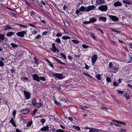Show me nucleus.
<instances>
[{
	"mask_svg": "<svg viewBox=\"0 0 132 132\" xmlns=\"http://www.w3.org/2000/svg\"><path fill=\"white\" fill-rule=\"evenodd\" d=\"M109 67L113 70L112 72L113 73H116L118 70V66L115 63H113L112 62L109 63Z\"/></svg>",
	"mask_w": 132,
	"mask_h": 132,
	"instance_id": "f257e3e1",
	"label": "nucleus"
},
{
	"mask_svg": "<svg viewBox=\"0 0 132 132\" xmlns=\"http://www.w3.org/2000/svg\"><path fill=\"white\" fill-rule=\"evenodd\" d=\"M98 9L101 11L106 12L108 10V6L107 5H102L98 7Z\"/></svg>",
	"mask_w": 132,
	"mask_h": 132,
	"instance_id": "f03ea898",
	"label": "nucleus"
},
{
	"mask_svg": "<svg viewBox=\"0 0 132 132\" xmlns=\"http://www.w3.org/2000/svg\"><path fill=\"white\" fill-rule=\"evenodd\" d=\"M53 75L59 79H62L64 78V77L63 76V74L61 73H53Z\"/></svg>",
	"mask_w": 132,
	"mask_h": 132,
	"instance_id": "7ed1b4c3",
	"label": "nucleus"
},
{
	"mask_svg": "<svg viewBox=\"0 0 132 132\" xmlns=\"http://www.w3.org/2000/svg\"><path fill=\"white\" fill-rule=\"evenodd\" d=\"M26 31H22L20 32H18L16 33V34L18 36L23 37L24 36V35L26 34Z\"/></svg>",
	"mask_w": 132,
	"mask_h": 132,
	"instance_id": "20e7f679",
	"label": "nucleus"
},
{
	"mask_svg": "<svg viewBox=\"0 0 132 132\" xmlns=\"http://www.w3.org/2000/svg\"><path fill=\"white\" fill-rule=\"evenodd\" d=\"M33 79L37 81H40L39 77L36 74H34L32 75Z\"/></svg>",
	"mask_w": 132,
	"mask_h": 132,
	"instance_id": "39448f33",
	"label": "nucleus"
},
{
	"mask_svg": "<svg viewBox=\"0 0 132 132\" xmlns=\"http://www.w3.org/2000/svg\"><path fill=\"white\" fill-rule=\"evenodd\" d=\"M97 58L98 57L96 54H94L93 55L92 58V63L94 64L96 61Z\"/></svg>",
	"mask_w": 132,
	"mask_h": 132,
	"instance_id": "423d86ee",
	"label": "nucleus"
},
{
	"mask_svg": "<svg viewBox=\"0 0 132 132\" xmlns=\"http://www.w3.org/2000/svg\"><path fill=\"white\" fill-rule=\"evenodd\" d=\"M95 7L96 6L93 5H89L87 7L86 11H89L91 10H93Z\"/></svg>",
	"mask_w": 132,
	"mask_h": 132,
	"instance_id": "0eeeda50",
	"label": "nucleus"
},
{
	"mask_svg": "<svg viewBox=\"0 0 132 132\" xmlns=\"http://www.w3.org/2000/svg\"><path fill=\"white\" fill-rule=\"evenodd\" d=\"M52 48H51V50L53 51L54 52H56L57 51H58V50L57 49L56 47L55 46V43H53L52 44Z\"/></svg>",
	"mask_w": 132,
	"mask_h": 132,
	"instance_id": "6e6552de",
	"label": "nucleus"
},
{
	"mask_svg": "<svg viewBox=\"0 0 132 132\" xmlns=\"http://www.w3.org/2000/svg\"><path fill=\"white\" fill-rule=\"evenodd\" d=\"M105 0H97L96 1V5L103 4L104 3Z\"/></svg>",
	"mask_w": 132,
	"mask_h": 132,
	"instance_id": "1a4fd4ad",
	"label": "nucleus"
},
{
	"mask_svg": "<svg viewBox=\"0 0 132 132\" xmlns=\"http://www.w3.org/2000/svg\"><path fill=\"white\" fill-rule=\"evenodd\" d=\"M109 17L112 20L114 21H117L118 20V18L116 16L112 15H109Z\"/></svg>",
	"mask_w": 132,
	"mask_h": 132,
	"instance_id": "9d476101",
	"label": "nucleus"
},
{
	"mask_svg": "<svg viewBox=\"0 0 132 132\" xmlns=\"http://www.w3.org/2000/svg\"><path fill=\"white\" fill-rule=\"evenodd\" d=\"M25 97L27 99H29L30 97V94L28 92H27L25 91H23Z\"/></svg>",
	"mask_w": 132,
	"mask_h": 132,
	"instance_id": "9b49d317",
	"label": "nucleus"
},
{
	"mask_svg": "<svg viewBox=\"0 0 132 132\" xmlns=\"http://www.w3.org/2000/svg\"><path fill=\"white\" fill-rule=\"evenodd\" d=\"M99 130L94 128H91L89 131V132H98L99 131Z\"/></svg>",
	"mask_w": 132,
	"mask_h": 132,
	"instance_id": "f8f14e48",
	"label": "nucleus"
},
{
	"mask_svg": "<svg viewBox=\"0 0 132 132\" xmlns=\"http://www.w3.org/2000/svg\"><path fill=\"white\" fill-rule=\"evenodd\" d=\"M43 105V104L41 102L37 103L36 105H35L36 108H40Z\"/></svg>",
	"mask_w": 132,
	"mask_h": 132,
	"instance_id": "ddd939ff",
	"label": "nucleus"
},
{
	"mask_svg": "<svg viewBox=\"0 0 132 132\" xmlns=\"http://www.w3.org/2000/svg\"><path fill=\"white\" fill-rule=\"evenodd\" d=\"M29 111V110L28 109H24L22 110H21V112L23 114H27L28 113Z\"/></svg>",
	"mask_w": 132,
	"mask_h": 132,
	"instance_id": "4468645a",
	"label": "nucleus"
},
{
	"mask_svg": "<svg viewBox=\"0 0 132 132\" xmlns=\"http://www.w3.org/2000/svg\"><path fill=\"white\" fill-rule=\"evenodd\" d=\"M97 20V19L95 18L94 17H93L92 18H90L89 21L90 23L95 22Z\"/></svg>",
	"mask_w": 132,
	"mask_h": 132,
	"instance_id": "2eb2a0df",
	"label": "nucleus"
},
{
	"mask_svg": "<svg viewBox=\"0 0 132 132\" xmlns=\"http://www.w3.org/2000/svg\"><path fill=\"white\" fill-rule=\"evenodd\" d=\"M49 127L48 126L44 127L40 129L42 131H46L49 129Z\"/></svg>",
	"mask_w": 132,
	"mask_h": 132,
	"instance_id": "dca6fc26",
	"label": "nucleus"
},
{
	"mask_svg": "<svg viewBox=\"0 0 132 132\" xmlns=\"http://www.w3.org/2000/svg\"><path fill=\"white\" fill-rule=\"evenodd\" d=\"M114 5L115 6H120L122 5V4L119 2H116L114 3Z\"/></svg>",
	"mask_w": 132,
	"mask_h": 132,
	"instance_id": "f3484780",
	"label": "nucleus"
},
{
	"mask_svg": "<svg viewBox=\"0 0 132 132\" xmlns=\"http://www.w3.org/2000/svg\"><path fill=\"white\" fill-rule=\"evenodd\" d=\"M106 19V17H101L99 18V20L103 22H105Z\"/></svg>",
	"mask_w": 132,
	"mask_h": 132,
	"instance_id": "a211bd4d",
	"label": "nucleus"
},
{
	"mask_svg": "<svg viewBox=\"0 0 132 132\" xmlns=\"http://www.w3.org/2000/svg\"><path fill=\"white\" fill-rule=\"evenodd\" d=\"M87 9L86 7L83 6H82L80 9V11L83 12H85V10L86 11Z\"/></svg>",
	"mask_w": 132,
	"mask_h": 132,
	"instance_id": "6ab92c4d",
	"label": "nucleus"
},
{
	"mask_svg": "<svg viewBox=\"0 0 132 132\" xmlns=\"http://www.w3.org/2000/svg\"><path fill=\"white\" fill-rule=\"evenodd\" d=\"M54 60L57 61L58 62V63L60 64H61L63 65H65V63L62 62L59 59H58L56 57H54Z\"/></svg>",
	"mask_w": 132,
	"mask_h": 132,
	"instance_id": "aec40b11",
	"label": "nucleus"
},
{
	"mask_svg": "<svg viewBox=\"0 0 132 132\" xmlns=\"http://www.w3.org/2000/svg\"><path fill=\"white\" fill-rule=\"evenodd\" d=\"M10 122L15 127L16 126V125L14 122V121L13 118H11V120H10Z\"/></svg>",
	"mask_w": 132,
	"mask_h": 132,
	"instance_id": "412c9836",
	"label": "nucleus"
},
{
	"mask_svg": "<svg viewBox=\"0 0 132 132\" xmlns=\"http://www.w3.org/2000/svg\"><path fill=\"white\" fill-rule=\"evenodd\" d=\"M114 122L118 123H120L123 125H126L125 123L124 122H123L119 121H116L115 120L114 121Z\"/></svg>",
	"mask_w": 132,
	"mask_h": 132,
	"instance_id": "4be33fe9",
	"label": "nucleus"
},
{
	"mask_svg": "<svg viewBox=\"0 0 132 132\" xmlns=\"http://www.w3.org/2000/svg\"><path fill=\"white\" fill-rule=\"evenodd\" d=\"M14 34V33L13 32H10L7 34L6 35L7 37H10L12 36Z\"/></svg>",
	"mask_w": 132,
	"mask_h": 132,
	"instance_id": "5701e85b",
	"label": "nucleus"
},
{
	"mask_svg": "<svg viewBox=\"0 0 132 132\" xmlns=\"http://www.w3.org/2000/svg\"><path fill=\"white\" fill-rule=\"evenodd\" d=\"M32 124V121L31 120L27 123L26 126L27 127H29Z\"/></svg>",
	"mask_w": 132,
	"mask_h": 132,
	"instance_id": "b1692460",
	"label": "nucleus"
},
{
	"mask_svg": "<svg viewBox=\"0 0 132 132\" xmlns=\"http://www.w3.org/2000/svg\"><path fill=\"white\" fill-rule=\"evenodd\" d=\"M4 38V34H1L0 35V39L2 40L3 41Z\"/></svg>",
	"mask_w": 132,
	"mask_h": 132,
	"instance_id": "393cba45",
	"label": "nucleus"
},
{
	"mask_svg": "<svg viewBox=\"0 0 132 132\" xmlns=\"http://www.w3.org/2000/svg\"><path fill=\"white\" fill-rule=\"evenodd\" d=\"M21 80L23 81H24V80H29L28 78L26 77H21Z\"/></svg>",
	"mask_w": 132,
	"mask_h": 132,
	"instance_id": "a878e982",
	"label": "nucleus"
},
{
	"mask_svg": "<svg viewBox=\"0 0 132 132\" xmlns=\"http://www.w3.org/2000/svg\"><path fill=\"white\" fill-rule=\"evenodd\" d=\"M18 26L20 27L21 28H26L27 27V26L23 25L19 23L18 24Z\"/></svg>",
	"mask_w": 132,
	"mask_h": 132,
	"instance_id": "bb28decb",
	"label": "nucleus"
},
{
	"mask_svg": "<svg viewBox=\"0 0 132 132\" xmlns=\"http://www.w3.org/2000/svg\"><path fill=\"white\" fill-rule=\"evenodd\" d=\"M66 131L62 129H59L56 130V131L54 132H65Z\"/></svg>",
	"mask_w": 132,
	"mask_h": 132,
	"instance_id": "cd10ccee",
	"label": "nucleus"
},
{
	"mask_svg": "<svg viewBox=\"0 0 132 132\" xmlns=\"http://www.w3.org/2000/svg\"><path fill=\"white\" fill-rule=\"evenodd\" d=\"M11 29L12 28L7 25H6L5 28H4V29L5 30L7 29Z\"/></svg>",
	"mask_w": 132,
	"mask_h": 132,
	"instance_id": "c85d7f7f",
	"label": "nucleus"
},
{
	"mask_svg": "<svg viewBox=\"0 0 132 132\" xmlns=\"http://www.w3.org/2000/svg\"><path fill=\"white\" fill-rule=\"evenodd\" d=\"M62 39L64 40L68 39H70V37L68 36H63L62 37Z\"/></svg>",
	"mask_w": 132,
	"mask_h": 132,
	"instance_id": "c756f323",
	"label": "nucleus"
},
{
	"mask_svg": "<svg viewBox=\"0 0 132 132\" xmlns=\"http://www.w3.org/2000/svg\"><path fill=\"white\" fill-rule=\"evenodd\" d=\"M124 96L127 99H129L130 98V95L127 94H125L124 95Z\"/></svg>",
	"mask_w": 132,
	"mask_h": 132,
	"instance_id": "7c9ffc66",
	"label": "nucleus"
},
{
	"mask_svg": "<svg viewBox=\"0 0 132 132\" xmlns=\"http://www.w3.org/2000/svg\"><path fill=\"white\" fill-rule=\"evenodd\" d=\"M46 121V120L44 119H42L40 120V121L42 123V124H44Z\"/></svg>",
	"mask_w": 132,
	"mask_h": 132,
	"instance_id": "2f4dec72",
	"label": "nucleus"
},
{
	"mask_svg": "<svg viewBox=\"0 0 132 132\" xmlns=\"http://www.w3.org/2000/svg\"><path fill=\"white\" fill-rule=\"evenodd\" d=\"M73 128L78 130H80V128L79 127L73 126Z\"/></svg>",
	"mask_w": 132,
	"mask_h": 132,
	"instance_id": "473e14b6",
	"label": "nucleus"
},
{
	"mask_svg": "<svg viewBox=\"0 0 132 132\" xmlns=\"http://www.w3.org/2000/svg\"><path fill=\"white\" fill-rule=\"evenodd\" d=\"M36 99L35 98L33 99L32 100V104L33 105H36Z\"/></svg>",
	"mask_w": 132,
	"mask_h": 132,
	"instance_id": "72a5a7b5",
	"label": "nucleus"
},
{
	"mask_svg": "<svg viewBox=\"0 0 132 132\" xmlns=\"http://www.w3.org/2000/svg\"><path fill=\"white\" fill-rule=\"evenodd\" d=\"M64 24L65 26L67 27H68L69 26V23H68V22L67 21H65L64 23Z\"/></svg>",
	"mask_w": 132,
	"mask_h": 132,
	"instance_id": "f704fd0d",
	"label": "nucleus"
},
{
	"mask_svg": "<svg viewBox=\"0 0 132 132\" xmlns=\"http://www.w3.org/2000/svg\"><path fill=\"white\" fill-rule=\"evenodd\" d=\"M90 36L93 38V39H95V40H96V38L95 37V36L92 33H90Z\"/></svg>",
	"mask_w": 132,
	"mask_h": 132,
	"instance_id": "c9c22d12",
	"label": "nucleus"
},
{
	"mask_svg": "<svg viewBox=\"0 0 132 132\" xmlns=\"http://www.w3.org/2000/svg\"><path fill=\"white\" fill-rule=\"evenodd\" d=\"M11 45L13 48L17 47H18V46L17 45L14 44L13 43L11 44Z\"/></svg>",
	"mask_w": 132,
	"mask_h": 132,
	"instance_id": "e433bc0d",
	"label": "nucleus"
},
{
	"mask_svg": "<svg viewBox=\"0 0 132 132\" xmlns=\"http://www.w3.org/2000/svg\"><path fill=\"white\" fill-rule=\"evenodd\" d=\"M39 80L43 81H45V78L44 77H39Z\"/></svg>",
	"mask_w": 132,
	"mask_h": 132,
	"instance_id": "4c0bfd02",
	"label": "nucleus"
},
{
	"mask_svg": "<svg viewBox=\"0 0 132 132\" xmlns=\"http://www.w3.org/2000/svg\"><path fill=\"white\" fill-rule=\"evenodd\" d=\"M72 41L75 44H78L79 43V42L77 40H72Z\"/></svg>",
	"mask_w": 132,
	"mask_h": 132,
	"instance_id": "58836bf2",
	"label": "nucleus"
},
{
	"mask_svg": "<svg viewBox=\"0 0 132 132\" xmlns=\"http://www.w3.org/2000/svg\"><path fill=\"white\" fill-rule=\"evenodd\" d=\"M41 35H38L37 36H36L35 39H39L40 38H41Z\"/></svg>",
	"mask_w": 132,
	"mask_h": 132,
	"instance_id": "ea45409f",
	"label": "nucleus"
},
{
	"mask_svg": "<svg viewBox=\"0 0 132 132\" xmlns=\"http://www.w3.org/2000/svg\"><path fill=\"white\" fill-rule=\"evenodd\" d=\"M55 103L58 106H60L61 105V104L60 103H59L57 102L55 100L54 101Z\"/></svg>",
	"mask_w": 132,
	"mask_h": 132,
	"instance_id": "a19ab883",
	"label": "nucleus"
},
{
	"mask_svg": "<svg viewBox=\"0 0 132 132\" xmlns=\"http://www.w3.org/2000/svg\"><path fill=\"white\" fill-rule=\"evenodd\" d=\"M37 33V31L35 30H34L32 31V34L35 35Z\"/></svg>",
	"mask_w": 132,
	"mask_h": 132,
	"instance_id": "79ce46f5",
	"label": "nucleus"
},
{
	"mask_svg": "<svg viewBox=\"0 0 132 132\" xmlns=\"http://www.w3.org/2000/svg\"><path fill=\"white\" fill-rule=\"evenodd\" d=\"M4 64L2 60L0 61V66L3 67L4 65Z\"/></svg>",
	"mask_w": 132,
	"mask_h": 132,
	"instance_id": "37998d69",
	"label": "nucleus"
},
{
	"mask_svg": "<svg viewBox=\"0 0 132 132\" xmlns=\"http://www.w3.org/2000/svg\"><path fill=\"white\" fill-rule=\"evenodd\" d=\"M96 77L99 80H101V75H96Z\"/></svg>",
	"mask_w": 132,
	"mask_h": 132,
	"instance_id": "c03bdc74",
	"label": "nucleus"
},
{
	"mask_svg": "<svg viewBox=\"0 0 132 132\" xmlns=\"http://www.w3.org/2000/svg\"><path fill=\"white\" fill-rule=\"evenodd\" d=\"M119 130L121 132H125L126 131V130L122 128H120L119 129Z\"/></svg>",
	"mask_w": 132,
	"mask_h": 132,
	"instance_id": "a18cd8bd",
	"label": "nucleus"
},
{
	"mask_svg": "<svg viewBox=\"0 0 132 132\" xmlns=\"http://www.w3.org/2000/svg\"><path fill=\"white\" fill-rule=\"evenodd\" d=\"M123 2L125 4H130V3L128 1H127V0H125L123 1Z\"/></svg>",
	"mask_w": 132,
	"mask_h": 132,
	"instance_id": "49530a36",
	"label": "nucleus"
},
{
	"mask_svg": "<svg viewBox=\"0 0 132 132\" xmlns=\"http://www.w3.org/2000/svg\"><path fill=\"white\" fill-rule=\"evenodd\" d=\"M60 55H61V56H62L63 57L64 59H66V57L65 55L64 54H63L61 53L60 54Z\"/></svg>",
	"mask_w": 132,
	"mask_h": 132,
	"instance_id": "de8ad7c7",
	"label": "nucleus"
},
{
	"mask_svg": "<svg viewBox=\"0 0 132 132\" xmlns=\"http://www.w3.org/2000/svg\"><path fill=\"white\" fill-rule=\"evenodd\" d=\"M82 46L84 48H86L89 47L88 46H87L85 44H82Z\"/></svg>",
	"mask_w": 132,
	"mask_h": 132,
	"instance_id": "09e8293b",
	"label": "nucleus"
},
{
	"mask_svg": "<svg viewBox=\"0 0 132 132\" xmlns=\"http://www.w3.org/2000/svg\"><path fill=\"white\" fill-rule=\"evenodd\" d=\"M16 111L15 110H14L12 112V114L13 115V117H14L15 116V115H16Z\"/></svg>",
	"mask_w": 132,
	"mask_h": 132,
	"instance_id": "8fccbe9b",
	"label": "nucleus"
},
{
	"mask_svg": "<svg viewBox=\"0 0 132 132\" xmlns=\"http://www.w3.org/2000/svg\"><path fill=\"white\" fill-rule=\"evenodd\" d=\"M53 88L55 89H60V86H59V87H57V86H54Z\"/></svg>",
	"mask_w": 132,
	"mask_h": 132,
	"instance_id": "3c124183",
	"label": "nucleus"
},
{
	"mask_svg": "<svg viewBox=\"0 0 132 132\" xmlns=\"http://www.w3.org/2000/svg\"><path fill=\"white\" fill-rule=\"evenodd\" d=\"M56 41L58 43H61V40H60V39L59 38H57L56 39Z\"/></svg>",
	"mask_w": 132,
	"mask_h": 132,
	"instance_id": "603ef678",
	"label": "nucleus"
},
{
	"mask_svg": "<svg viewBox=\"0 0 132 132\" xmlns=\"http://www.w3.org/2000/svg\"><path fill=\"white\" fill-rule=\"evenodd\" d=\"M106 80L108 82H110L111 81L110 78L108 77L106 78Z\"/></svg>",
	"mask_w": 132,
	"mask_h": 132,
	"instance_id": "864d4df0",
	"label": "nucleus"
},
{
	"mask_svg": "<svg viewBox=\"0 0 132 132\" xmlns=\"http://www.w3.org/2000/svg\"><path fill=\"white\" fill-rule=\"evenodd\" d=\"M123 93V92L122 91L118 90L117 91V93L118 94H122Z\"/></svg>",
	"mask_w": 132,
	"mask_h": 132,
	"instance_id": "5fc2aeb1",
	"label": "nucleus"
},
{
	"mask_svg": "<svg viewBox=\"0 0 132 132\" xmlns=\"http://www.w3.org/2000/svg\"><path fill=\"white\" fill-rule=\"evenodd\" d=\"M129 56V58L132 60V53H130L128 54Z\"/></svg>",
	"mask_w": 132,
	"mask_h": 132,
	"instance_id": "6e6d98bb",
	"label": "nucleus"
},
{
	"mask_svg": "<svg viewBox=\"0 0 132 132\" xmlns=\"http://www.w3.org/2000/svg\"><path fill=\"white\" fill-rule=\"evenodd\" d=\"M83 23L84 24H90V22L89 21H85Z\"/></svg>",
	"mask_w": 132,
	"mask_h": 132,
	"instance_id": "4d7b16f0",
	"label": "nucleus"
},
{
	"mask_svg": "<svg viewBox=\"0 0 132 132\" xmlns=\"http://www.w3.org/2000/svg\"><path fill=\"white\" fill-rule=\"evenodd\" d=\"M60 126L63 129H64L65 128V125H60Z\"/></svg>",
	"mask_w": 132,
	"mask_h": 132,
	"instance_id": "13d9d810",
	"label": "nucleus"
},
{
	"mask_svg": "<svg viewBox=\"0 0 132 132\" xmlns=\"http://www.w3.org/2000/svg\"><path fill=\"white\" fill-rule=\"evenodd\" d=\"M68 7L66 5H64V6H63V9L64 10H65V9L67 8Z\"/></svg>",
	"mask_w": 132,
	"mask_h": 132,
	"instance_id": "bf43d9fd",
	"label": "nucleus"
},
{
	"mask_svg": "<svg viewBox=\"0 0 132 132\" xmlns=\"http://www.w3.org/2000/svg\"><path fill=\"white\" fill-rule=\"evenodd\" d=\"M38 109H35L33 110V113L34 114L36 113L37 111H38Z\"/></svg>",
	"mask_w": 132,
	"mask_h": 132,
	"instance_id": "052dcab7",
	"label": "nucleus"
},
{
	"mask_svg": "<svg viewBox=\"0 0 132 132\" xmlns=\"http://www.w3.org/2000/svg\"><path fill=\"white\" fill-rule=\"evenodd\" d=\"M113 85L114 86H116L118 85V84L117 83L115 82H113Z\"/></svg>",
	"mask_w": 132,
	"mask_h": 132,
	"instance_id": "680f3d73",
	"label": "nucleus"
},
{
	"mask_svg": "<svg viewBox=\"0 0 132 132\" xmlns=\"http://www.w3.org/2000/svg\"><path fill=\"white\" fill-rule=\"evenodd\" d=\"M118 123H114V125L116 126L120 127L121 126V125H120L118 124Z\"/></svg>",
	"mask_w": 132,
	"mask_h": 132,
	"instance_id": "e2e57ef3",
	"label": "nucleus"
},
{
	"mask_svg": "<svg viewBox=\"0 0 132 132\" xmlns=\"http://www.w3.org/2000/svg\"><path fill=\"white\" fill-rule=\"evenodd\" d=\"M62 35L59 33L57 34L56 35V36L57 37H59L62 36Z\"/></svg>",
	"mask_w": 132,
	"mask_h": 132,
	"instance_id": "0e129e2a",
	"label": "nucleus"
},
{
	"mask_svg": "<svg viewBox=\"0 0 132 132\" xmlns=\"http://www.w3.org/2000/svg\"><path fill=\"white\" fill-rule=\"evenodd\" d=\"M80 11V10H79L78 9L76 11V13L77 14H78L79 13Z\"/></svg>",
	"mask_w": 132,
	"mask_h": 132,
	"instance_id": "69168bd1",
	"label": "nucleus"
},
{
	"mask_svg": "<svg viewBox=\"0 0 132 132\" xmlns=\"http://www.w3.org/2000/svg\"><path fill=\"white\" fill-rule=\"evenodd\" d=\"M127 85L128 87L132 89V85H131L130 84H127Z\"/></svg>",
	"mask_w": 132,
	"mask_h": 132,
	"instance_id": "338daca9",
	"label": "nucleus"
},
{
	"mask_svg": "<svg viewBox=\"0 0 132 132\" xmlns=\"http://www.w3.org/2000/svg\"><path fill=\"white\" fill-rule=\"evenodd\" d=\"M33 15H35L34 12V11H32L31 12V16H33Z\"/></svg>",
	"mask_w": 132,
	"mask_h": 132,
	"instance_id": "774afa93",
	"label": "nucleus"
}]
</instances>
